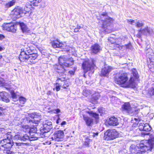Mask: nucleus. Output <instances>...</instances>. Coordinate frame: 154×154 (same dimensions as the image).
<instances>
[{
  "instance_id": "nucleus-1",
  "label": "nucleus",
  "mask_w": 154,
  "mask_h": 154,
  "mask_svg": "<svg viewBox=\"0 0 154 154\" xmlns=\"http://www.w3.org/2000/svg\"><path fill=\"white\" fill-rule=\"evenodd\" d=\"M128 78L127 75L123 73L120 75L118 78L115 79V82L119 85H123L124 87L134 88L136 86V83L133 77H131L129 81L127 82Z\"/></svg>"
},
{
  "instance_id": "nucleus-2",
  "label": "nucleus",
  "mask_w": 154,
  "mask_h": 154,
  "mask_svg": "<svg viewBox=\"0 0 154 154\" xmlns=\"http://www.w3.org/2000/svg\"><path fill=\"white\" fill-rule=\"evenodd\" d=\"M154 146V137L148 140L144 141L139 144L140 149L134 154H143L148 151H151Z\"/></svg>"
},
{
  "instance_id": "nucleus-3",
  "label": "nucleus",
  "mask_w": 154,
  "mask_h": 154,
  "mask_svg": "<svg viewBox=\"0 0 154 154\" xmlns=\"http://www.w3.org/2000/svg\"><path fill=\"white\" fill-rule=\"evenodd\" d=\"M106 13H103L101 15V17L104 16L106 17V19L103 22L102 30L105 33H108L110 32V30H109V26L110 23L111 22L113 21V20L112 18L106 16Z\"/></svg>"
},
{
  "instance_id": "nucleus-4",
  "label": "nucleus",
  "mask_w": 154,
  "mask_h": 154,
  "mask_svg": "<svg viewBox=\"0 0 154 154\" xmlns=\"http://www.w3.org/2000/svg\"><path fill=\"white\" fill-rule=\"evenodd\" d=\"M119 133L115 130H108L104 133L103 138L105 140H110L115 139L119 137Z\"/></svg>"
},
{
  "instance_id": "nucleus-5",
  "label": "nucleus",
  "mask_w": 154,
  "mask_h": 154,
  "mask_svg": "<svg viewBox=\"0 0 154 154\" xmlns=\"http://www.w3.org/2000/svg\"><path fill=\"white\" fill-rule=\"evenodd\" d=\"M6 138L1 141V143L3 145L2 146L5 148H11L13 144L12 140V137L10 133H7L6 135Z\"/></svg>"
},
{
  "instance_id": "nucleus-6",
  "label": "nucleus",
  "mask_w": 154,
  "mask_h": 154,
  "mask_svg": "<svg viewBox=\"0 0 154 154\" xmlns=\"http://www.w3.org/2000/svg\"><path fill=\"white\" fill-rule=\"evenodd\" d=\"M64 132L61 130H58L56 131L54 133L51 139L53 140L56 141H61L63 140L64 137Z\"/></svg>"
},
{
  "instance_id": "nucleus-7",
  "label": "nucleus",
  "mask_w": 154,
  "mask_h": 154,
  "mask_svg": "<svg viewBox=\"0 0 154 154\" xmlns=\"http://www.w3.org/2000/svg\"><path fill=\"white\" fill-rule=\"evenodd\" d=\"M92 64H90L88 60L85 61L82 65V67L85 72H86L90 70H92L95 67V60H92Z\"/></svg>"
},
{
  "instance_id": "nucleus-8",
  "label": "nucleus",
  "mask_w": 154,
  "mask_h": 154,
  "mask_svg": "<svg viewBox=\"0 0 154 154\" xmlns=\"http://www.w3.org/2000/svg\"><path fill=\"white\" fill-rule=\"evenodd\" d=\"M154 34V30L150 28L146 27L144 29L141 28L140 29L138 32V34L137 35V37L138 38H140L141 36V34L145 35H147L150 34Z\"/></svg>"
},
{
  "instance_id": "nucleus-9",
  "label": "nucleus",
  "mask_w": 154,
  "mask_h": 154,
  "mask_svg": "<svg viewBox=\"0 0 154 154\" xmlns=\"http://www.w3.org/2000/svg\"><path fill=\"white\" fill-rule=\"evenodd\" d=\"M23 10L21 7H17L15 8L11 12V17L14 19H16L19 18L21 14L23 13Z\"/></svg>"
},
{
  "instance_id": "nucleus-10",
  "label": "nucleus",
  "mask_w": 154,
  "mask_h": 154,
  "mask_svg": "<svg viewBox=\"0 0 154 154\" xmlns=\"http://www.w3.org/2000/svg\"><path fill=\"white\" fill-rule=\"evenodd\" d=\"M3 28L4 30L8 31L15 32L16 31L17 26L16 24L11 23L5 24L3 25Z\"/></svg>"
},
{
  "instance_id": "nucleus-11",
  "label": "nucleus",
  "mask_w": 154,
  "mask_h": 154,
  "mask_svg": "<svg viewBox=\"0 0 154 154\" xmlns=\"http://www.w3.org/2000/svg\"><path fill=\"white\" fill-rule=\"evenodd\" d=\"M121 109L122 111H125L128 114L132 115L134 110L131 107V105L129 102H126L122 105Z\"/></svg>"
},
{
  "instance_id": "nucleus-12",
  "label": "nucleus",
  "mask_w": 154,
  "mask_h": 154,
  "mask_svg": "<svg viewBox=\"0 0 154 154\" xmlns=\"http://www.w3.org/2000/svg\"><path fill=\"white\" fill-rule=\"evenodd\" d=\"M145 52L146 56L149 58V60L154 61V54L152 50L150 48L149 45H147L145 49Z\"/></svg>"
},
{
  "instance_id": "nucleus-13",
  "label": "nucleus",
  "mask_w": 154,
  "mask_h": 154,
  "mask_svg": "<svg viewBox=\"0 0 154 154\" xmlns=\"http://www.w3.org/2000/svg\"><path fill=\"white\" fill-rule=\"evenodd\" d=\"M43 127L42 129L43 130L44 132L46 133L49 132L50 130L52 128V123L50 121L47 120L44 122Z\"/></svg>"
},
{
  "instance_id": "nucleus-14",
  "label": "nucleus",
  "mask_w": 154,
  "mask_h": 154,
  "mask_svg": "<svg viewBox=\"0 0 154 154\" xmlns=\"http://www.w3.org/2000/svg\"><path fill=\"white\" fill-rule=\"evenodd\" d=\"M112 69V68L111 67L106 65L102 69L101 75V76L108 77L109 73Z\"/></svg>"
},
{
  "instance_id": "nucleus-15",
  "label": "nucleus",
  "mask_w": 154,
  "mask_h": 154,
  "mask_svg": "<svg viewBox=\"0 0 154 154\" xmlns=\"http://www.w3.org/2000/svg\"><path fill=\"white\" fill-rule=\"evenodd\" d=\"M29 55L26 54L23 49H21V52L19 56V59L21 62H27L28 63L29 61Z\"/></svg>"
},
{
  "instance_id": "nucleus-16",
  "label": "nucleus",
  "mask_w": 154,
  "mask_h": 154,
  "mask_svg": "<svg viewBox=\"0 0 154 154\" xmlns=\"http://www.w3.org/2000/svg\"><path fill=\"white\" fill-rule=\"evenodd\" d=\"M107 122L110 125L116 126L119 124L118 119L115 117L109 118L107 120Z\"/></svg>"
},
{
  "instance_id": "nucleus-17",
  "label": "nucleus",
  "mask_w": 154,
  "mask_h": 154,
  "mask_svg": "<svg viewBox=\"0 0 154 154\" xmlns=\"http://www.w3.org/2000/svg\"><path fill=\"white\" fill-rule=\"evenodd\" d=\"M66 60V57L65 56H60L58 58L59 64L64 67H68L69 64L65 63Z\"/></svg>"
},
{
  "instance_id": "nucleus-18",
  "label": "nucleus",
  "mask_w": 154,
  "mask_h": 154,
  "mask_svg": "<svg viewBox=\"0 0 154 154\" xmlns=\"http://www.w3.org/2000/svg\"><path fill=\"white\" fill-rule=\"evenodd\" d=\"M0 100L6 103L9 102L8 94L6 92H0Z\"/></svg>"
},
{
  "instance_id": "nucleus-19",
  "label": "nucleus",
  "mask_w": 154,
  "mask_h": 154,
  "mask_svg": "<svg viewBox=\"0 0 154 154\" xmlns=\"http://www.w3.org/2000/svg\"><path fill=\"white\" fill-rule=\"evenodd\" d=\"M38 55L36 54H30L29 55V61L28 64H34L35 62L32 61L33 60H35L37 57Z\"/></svg>"
},
{
  "instance_id": "nucleus-20",
  "label": "nucleus",
  "mask_w": 154,
  "mask_h": 154,
  "mask_svg": "<svg viewBox=\"0 0 154 154\" xmlns=\"http://www.w3.org/2000/svg\"><path fill=\"white\" fill-rule=\"evenodd\" d=\"M51 45L54 48H56L63 47L64 44L62 42L59 41L57 39L56 40L54 41L51 42Z\"/></svg>"
},
{
  "instance_id": "nucleus-21",
  "label": "nucleus",
  "mask_w": 154,
  "mask_h": 154,
  "mask_svg": "<svg viewBox=\"0 0 154 154\" xmlns=\"http://www.w3.org/2000/svg\"><path fill=\"white\" fill-rule=\"evenodd\" d=\"M101 49L100 47L97 44H94L91 47L92 52L95 54L97 53Z\"/></svg>"
},
{
  "instance_id": "nucleus-22",
  "label": "nucleus",
  "mask_w": 154,
  "mask_h": 154,
  "mask_svg": "<svg viewBox=\"0 0 154 154\" xmlns=\"http://www.w3.org/2000/svg\"><path fill=\"white\" fill-rule=\"evenodd\" d=\"M54 68L58 73H64L65 71L64 66L61 65L60 64L59 65H55Z\"/></svg>"
},
{
  "instance_id": "nucleus-23",
  "label": "nucleus",
  "mask_w": 154,
  "mask_h": 154,
  "mask_svg": "<svg viewBox=\"0 0 154 154\" xmlns=\"http://www.w3.org/2000/svg\"><path fill=\"white\" fill-rule=\"evenodd\" d=\"M83 118L87 126H90L93 123V120L91 118L85 115H83Z\"/></svg>"
},
{
  "instance_id": "nucleus-24",
  "label": "nucleus",
  "mask_w": 154,
  "mask_h": 154,
  "mask_svg": "<svg viewBox=\"0 0 154 154\" xmlns=\"http://www.w3.org/2000/svg\"><path fill=\"white\" fill-rule=\"evenodd\" d=\"M137 149H140L139 146H137L134 144L132 145L130 148V150L132 154L136 153L138 151Z\"/></svg>"
},
{
  "instance_id": "nucleus-25",
  "label": "nucleus",
  "mask_w": 154,
  "mask_h": 154,
  "mask_svg": "<svg viewBox=\"0 0 154 154\" xmlns=\"http://www.w3.org/2000/svg\"><path fill=\"white\" fill-rule=\"evenodd\" d=\"M20 25L22 32L23 33L28 32L30 30L28 29L26 26L23 23H20Z\"/></svg>"
},
{
  "instance_id": "nucleus-26",
  "label": "nucleus",
  "mask_w": 154,
  "mask_h": 154,
  "mask_svg": "<svg viewBox=\"0 0 154 154\" xmlns=\"http://www.w3.org/2000/svg\"><path fill=\"white\" fill-rule=\"evenodd\" d=\"M132 72L133 74V76L131 77H133V78L134 79L137 85L136 81L137 79L139 78L138 73L135 69H132Z\"/></svg>"
},
{
  "instance_id": "nucleus-27",
  "label": "nucleus",
  "mask_w": 154,
  "mask_h": 154,
  "mask_svg": "<svg viewBox=\"0 0 154 154\" xmlns=\"http://www.w3.org/2000/svg\"><path fill=\"white\" fill-rule=\"evenodd\" d=\"M29 135V140L30 141L37 140L38 138V137H37L38 134L36 132L34 133H30Z\"/></svg>"
},
{
  "instance_id": "nucleus-28",
  "label": "nucleus",
  "mask_w": 154,
  "mask_h": 154,
  "mask_svg": "<svg viewBox=\"0 0 154 154\" xmlns=\"http://www.w3.org/2000/svg\"><path fill=\"white\" fill-rule=\"evenodd\" d=\"M154 61L149 60L148 63V67L151 71L154 72Z\"/></svg>"
},
{
  "instance_id": "nucleus-29",
  "label": "nucleus",
  "mask_w": 154,
  "mask_h": 154,
  "mask_svg": "<svg viewBox=\"0 0 154 154\" xmlns=\"http://www.w3.org/2000/svg\"><path fill=\"white\" fill-rule=\"evenodd\" d=\"M65 78H58L57 80L56 81V85H59L61 86L63 84V82H64L65 81Z\"/></svg>"
},
{
  "instance_id": "nucleus-30",
  "label": "nucleus",
  "mask_w": 154,
  "mask_h": 154,
  "mask_svg": "<svg viewBox=\"0 0 154 154\" xmlns=\"http://www.w3.org/2000/svg\"><path fill=\"white\" fill-rule=\"evenodd\" d=\"M15 3V0H13L7 3H6L5 5V8H10L14 5Z\"/></svg>"
},
{
  "instance_id": "nucleus-31",
  "label": "nucleus",
  "mask_w": 154,
  "mask_h": 154,
  "mask_svg": "<svg viewBox=\"0 0 154 154\" xmlns=\"http://www.w3.org/2000/svg\"><path fill=\"white\" fill-rule=\"evenodd\" d=\"M19 101L20 103V105L22 106L26 101V99L23 97H20L19 98Z\"/></svg>"
},
{
  "instance_id": "nucleus-32",
  "label": "nucleus",
  "mask_w": 154,
  "mask_h": 154,
  "mask_svg": "<svg viewBox=\"0 0 154 154\" xmlns=\"http://www.w3.org/2000/svg\"><path fill=\"white\" fill-rule=\"evenodd\" d=\"M65 63H68L69 65H68V67L72 65L74 63V60L72 58H67L66 57V61Z\"/></svg>"
},
{
  "instance_id": "nucleus-33",
  "label": "nucleus",
  "mask_w": 154,
  "mask_h": 154,
  "mask_svg": "<svg viewBox=\"0 0 154 154\" xmlns=\"http://www.w3.org/2000/svg\"><path fill=\"white\" fill-rule=\"evenodd\" d=\"M89 115L93 116L96 119H97L98 118L99 115L91 111H88L87 112Z\"/></svg>"
},
{
  "instance_id": "nucleus-34",
  "label": "nucleus",
  "mask_w": 154,
  "mask_h": 154,
  "mask_svg": "<svg viewBox=\"0 0 154 154\" xmlns=\"http://www.w3.org/2000/svg\"><path fill=\"white\" fill-rule=\"evenodd\" d=\"M147 94L150 96L154 95V88H149Z\"/></svg>"
},
{
  "instance_id": "nucleus-35",
  "label": "nucleus",
  "mask_w": 154,
  "mask_h": 154,
  "mask_svg": "<svg viewBox=\"0 0 154 154\" xmlns=\"http://www.w3.org/2000/svg\"><path fill=\"white\" fill-rule=\"evenodd\" d=\"M42 0H31V3L33 6H38Z\"/></svg>"
},
{
  "instance_id": "nucleus-36",
  "label": "nucleus",
  "mask_w": 154,
  "mask_h": 154,
  "mask_svg": "<svg viewBox=\"0 0 154 154\" xmlns=\"http://www.w3.org/2000/svg\"><path fill=\"white\" fill-rule=\"evenodd\" d=\"M135 24V26L137 27H140L143 26V23L142 21H137V20H135V23L134 24Z\"/></svg>"
},
{
  "instance_id": "nucleus-37",
  "label": "nucleus",
  "mask_w": 154,
  "mask_h": 154,
  "mask_svg": "<svg viewBox=\"0 0 154 154\" xmlns=\"http://www.w3.org/2000/svg\"><path fill=\"white\" fill-rule=\"evenodd\" d=\"M30 137L26 134L24 135L23 136H21L20 137V140L23 141H26L29 140Z\"/></svg>"
},
{
  "instance_id": "nucleus-38",
  "label": "nucleus",
  "mask_w": 154,
  "mask_h": 154,
  "mask_svg": "<svg viewBox=\"0 0 154 154\" xmlns=\"http://www.w3.org/2000/svg\"><path fill=\"white\" fill-rule=\"evenodd\" d=\"M151 130V128L150 126L147 123L145 124L143 131H148Z\"/></svg>"
},
{
  "instance_id": "nucleus-39",
  "label": "nucleus",
  "mask_w": 154,
  "mask_h": 154,
  "mask_svg": "<svg viewBox=\"0 0 154 154\" xmlns=\"http://www.w3.org/2000/svg\"><path fill=\"white\" fill-rule=\"evenodd\" d=\"M5 109L0 107V116H2L5 114Z\"/></svg>"
},
{
  "instance_id": "nucleus-40",
  "label": "nucleus",
  "mask_w": 154,
  "mask_h": 154,
  "mask_svg": "<svg viewBox=\"0 0 154 154\" xmlns=\"http://www.w3.org/2000/svg\"><path fill=\"white\" fill-rule=\"evenodd\" d=\"M91 94V91L88 90H84L83 92V94L86 97L88 96Z\"/></svg>"
},
{
  "instance_id": "nucleus-41",
  "label": "nucleus",
  "mask_w": 154,
  "mask_h": 154,
  "mask_svg": "<svg viewBox=\"0 0 154 154\" xmlns=\"http://www.w3.org/2000/svg\"><path fill=\"white\" fill-rule=\"evenodd\" d=\"M145 124L140 123L139 125V128L140 130L143 131Z\"/></svg>"
},
{
  "instance_id": "nucleus-42",
  "label": "nucleus",
  "mask_w": 154,
  "mask_h": 154,
  "mask_svg": "<svg viewBox=\"0 0 154 154\" xmlns=\"http://www.w3.org/2000/svg\"><path fill=\"white\" fill-rule=\"evenodd\" d=\"M29 129V134L30 133H36L37 131V129L36 128H31Z\"/></svg>"
},
{
  "instance_id": "nucleus-43",
  "label": "nucleus",
  "mask_w": 154,
  "mask_h": 154,
  "mask_svg": "<svg viewBox=\"0 0 154 154\" xmlns=\"http://www.w3.org/2000/svg\"><path fill=\"white\" fill-rule=\"evenodd\" d=\"M0 86H6V83L5 81L3 79L0 80Z\"/></svg>"
},
{
  "instance_id": "nucleus-44",
  "label": "nucleus",
  "mask_w": 154,
  "mask_h": 154,
  "mask_svg": "<svg viewBox=\"0 0 154 154\" xmlns=\"http://www.w3.org/2000/svg\"><path fill=\"white\" fill-rule=\"evenodd\" d=\"M127 22L129 23H130L132 25H134L135 23V20H128Z\"/></svg>"
},
{
  "instance_id": "nucleus-45",
  "label": "nucleus",
  "mask_w": 154,
  "mask_h": 154,
  "mask_svg": "<svg viewBox=\"0 0 154 154\" xmlns=\"http://www.w3.org/2000/svg\"><path fill=\"white\" fill-rule=\"evenodd\" d=\"M4 154H13V153L9 150H5L4 151Z\"/></svg>"
},
{
  "instance_id": "nucleus-46",
  "label": "nucleus",
  "mask_w": 154,
  "mask_h": 154,
  "mask_svg": "<svg viewBox=\"0 0 154 154\" xmlns=\"http://www.w3.org/2000/svg\"><path fill=\"white\" fill-rule=\"evenodd\" d=\"M11 96L13 99H16L17 98L16 95L14 92H11Z\"/></svg>"
},
{
  "instance_id": "nucleus-47",
  "label": "nucleus",
  "mask_w": 154,
  "mask_h": 154,
  "mask_svg": "<svg viewBox=\"0 0 154 154\" xmlns=\"http://www.w3.org/2000/svg\"><path fill=\"white\" fill-rule=\"evenodd\" d=\"M56 85L55 88H56V90L57 91H58L60 89V87L61 86L58 85Z\"/></svg>"
},
{
  "instance_id": "nucleus-48",
  "label": "nucleus",
  "mask_w": 154,
  "mask_h": 154,
  "mask_svg": "<svg viewBox=\"0 0 154 154\" xmlns=\"http://www.w3.org/2000/svg\"><path fill=\"white\" fill-rule=\"evenodd\" d=\"M16 145L17 146H21L22 145H24L26 144V143H16Z\"/></svg>"
},
{
  "instance_id": "nucleus-49",
  "label": "nucleus",
  "mask_w": 154,
  "mask_h": 154,
  "mask_svg": "<svg viewBox=\"0 0 154 154\" xmlns=\"http://www.w3.org/2000/svg\"><path fill=\"white\" fill-rule=\"evenodd\" d=\"M20 137H20L19 135H16L14 137V138L15 139L18 140H20Z\"/></svg>"
},
{
  "instance_id": "nucleus-50",
  "label": "nucleus",
  "mask_w": 154,
  "mask_h": 154,
  "mask_svg": "<svg viewBox=\"0 0 154 154\" xmlns=\"http://www.w3.org/2000/svg\"><path fill=\"white\" fill-rule=\"evenodd\" d=\"M70 48L69 47L66 46L65 49H66V51H68L70 50Z\"/></svg>"
},
{
  "instance_id": "nucleus-51",
  "label": "nucleus",
  "mask_w": 154,
  "mask_h": 154,
  "mask_svg": "<svg viewBox=\"0 0 154 154\" xmlns=\"http://www.w3.org/2000/svg\"><path fill=\"white\" fill-rule=\"evenodd\" d=\"M131 47V44H129L126 45V47L127 48H130Z\"/></svg>"
},
{
  "instance_id": "nucleus-52",
  "label": "nucleus",
  "mask_w": 154,
  "mask_h": 154,
  "mask_svg": "<svg viewBox=\"0 0 154 154\" xmlns=\"http://www.w3.org/2000/svg\"><path fill=\"white\" fill-rule=\"evenodd\" d=\"M98 133L97 132L96 133H93L92 136L93 137H95L96 136H97L98 135Z\"/></svg>"
},
{
  "instance_id": "nucleus-53",
  "label": "nucleus",
  "mask_w": 154,
  "mask_h": 154,
  "mask_svg": "<svg viewBox=\"0 0 154 154\" xmlns=\"http://www.w3.org/2000/svg\"><path fill=\"white\" fill-rule=\"evenodd\" d=\"M69 85L68 84H67V85H66V84H63V88H66L68 86H69Z\"/></svg>"
},
{
  "instance_id": "nucleus-54",
  "label": "nucleus",
  "mask_w": 154,
  "mask_h": 154,
  "mask_svg": "<svg viewBox=\"0 0 154 154\" xmlns=\"http://www.w3.org/2000/svg\"><path fill=\"white\" fill-rule=\"evenodd\" d=\"M79 31V29L77 27L75 28L74 30V32H78Z\"/></svg>"
},
{
  "instance_id": "nucleus-55",
  "label": "nucleus",
  "mask_w": 154,
  "mask_h": 154,
  "mask_svg": "<svg viewBox=\"0 0 154 154\" xmlns=\"http://www.w3.org/2000/svg\"><path fill=\"white\" fill-rule=\"evenodd\" d=\"M66 121H63V122L61 124V125L62 126H63V125H65L66 124Z\"/></svg>"
},
{
  "instance_id": "nucleus-56",
  "label": "nucleus",
  "mask_w": 154,
  "mask_h": 154,
  "mask_svg": "<svg viewBox=\"0 0 154 154\" xmlns=\"http://www.w3.org/2000/svg\"><path fill=\"white\" fill-rule=\"evenodd\" d=\"M84 144L86 146H88L89 145V143L87 141H85L84 143Z\"/></svg>"
},
{
  "instance_id": "nucleus-57",
  "label": "nucleus",
  "mask_w": 154,
  "mask_h": 154,
  "mask_svg": "<svg viewBox=\"0 0 154 154\" xmlns=\"http://www.w3.org/2000/svg\"><path fill=\"white\" fill-rule=\"evenodd\" d=\"M75 72L74 71H69V73L71 74L72 75Z\"/></svg>"
},
{
  "instance_id": "nucleus-58",
  "label": "nucleus",
  "mask_w": 154,
  "mask_h": 154,
  "mask_svg": "<svg viewBox=\"0 0 154 154\" xmlns=\"http://www.w3.org/2000/svg\"><path fill=\"white\" fill-rule=\"evenodd\" d=\"M5 36L3 35L0 34V38H5Z\"/></svg>"
},
{
  "instance_id": "nucleus-59",
  "label": "nucleus",
  "mask_w": 154,
  "mask_h": 154,
  "mask_svg": "<svg viewBox=\"0 0 154 154\" xmlns=\"http://www.w3.org/2000/svg\"><path fill=\"white\" fill-rule=\"evenodd\" d=\"M91 141V139H89V138H86V141H87L89 143V142Z\"/></svg>"
},
{
  "instance_id": "nucleus-60",
  "label": "nucleus",
  "mask_w": 154,
  "mask_h": 154,
  "mask_svg": "<svg viewBox=\"0 0 154 154\" xmlns=\"http://www.w3.org/2000/svg\"><path fill=\"white\" fill-rule=\"evenodd\" d=\"M5 49V48L4 47H2L1 46H0V51H1Z\"/></svg>"
},
{
  "instance_id": "nucleus-61",
  "label": "nucleus",
  "mask_w": 154,
  "mask_h": 154,
  "mask_svg": "<svg viewBox=\"0 0 154 154\" xmlns=\"http://www.w3.org/2000/svg\"><path fill=\"white\" fill-rule=\"evenodd\" d=\"M56 112L57 113H58L60 112V110L59 109H57L56 110Z\"/></svg>"
},
{
  "instance_id": "nucleus-62",
  "label": "nucleus",
  "mask_w": 154,
  "mask_h": 154,
  "mask_svg": "<svg viewBox=\"0 0 154 154\" xmlns=\"http://www.w3.org/2000/svg\"><path fill=\"white\" fill-rule=\"evenodd\" d=\"M82 27L81 26H80L78 25H77V28L79 29H80V28H81Z\"/></svg>"
},
{
  "instance_id": "nucleus-63",
  "label": "nucleus",
  "mask_w": 154,
  "mask_h": 154,
  "mask_svg": "<svg viewBox=\"0 0 154 154\" xmlns=\"http://www.w3.org/2000/svg\"><path fill=\"white\" fill-rule=\"evenodd\" d=\"M59 119H57V123L58 124L59 123Z\"/></svg>"
},
{
  "instance_id": "nucleus-64",
  "label": "nucleus",
  "mask_w": 154,
  "mask_h": 154,
  "mask_svg": "<svg viewBox=\"0 0 154 154\" xmlns=\"http://www.w3.org/2000/svg\"><path fill=\"white\" fill-rule=\"evenodd\" d=\"M2 55H0V60H1V59L2 58Z\"/></svg>"
}]
</instances>
